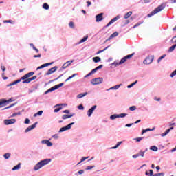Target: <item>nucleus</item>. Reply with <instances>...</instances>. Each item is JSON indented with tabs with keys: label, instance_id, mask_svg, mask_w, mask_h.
<instances>
[{
	"label": "nucleus",
	"instance_id": "f257e3e1",
	"mask_svg": "<svg viewBox=\"0 0 176 176\" xmlns=\"http://www.w3.org/2000/svg\"><path fill=\"white\" fill-rule=\"evenodd\" d=\"M52 162V159L47 158L45 160H41L38 162L34 166V171H39L42 167H45V166H47L50 163Z\"/></svg>",
	"mask_w": 176,
	"mask_h": 176
},
{
	"label": "nucleus",
	"instance_id": "f03ea898",
	"mask_svg": "<svg viewBox=\"0 0 176 176\" xmlns=\"http://www.w3.org/2000/svg\"><path fill=\"white\" fill-rule=\"evenodd\" d=\"M35 74V72H30L26 74H25L24 76H23L21 79H19L17 80L14 81L13 82H11L12 86H14V85H17V83H20V82H21V80H24V79H27V78H31V76H32L33 75Z\"/></svg>",
	"mask_w": 176,
	"mask_h": 176
},
{
	"label": "nucleus",
	"instance_id": "7ed1b4c3",
	"mask_svg": "<svg viewBox=\"0 0 176 176\" xmlns=\"http://www.w3.org/2000/svg\"><path fill=\"white\" fill-rule=\"evenodd\" d=\"M164 8H165V6L163 4H162L161 6H160L157 8H155L150 14H148V17H152V16H155V14H157V13H159V12H162V10H163V9H164Z\"/></svg>",
	"mask_w": 176,
	"mask_h": 176
},
{
	"label": "nucleus",
	"instance_id": "20e7f679",
	"mask_svg": "<svg viewBox=\"0 0 176 176\" xmlns=\"http://www.w3.org/2000/svg\"><path fill=\"white\" fill-rule=\"evenodd\" d=\"M102 82H104V78L101 77L95 78L91 80V85H94V86L101 85Z\"/></svg>",
	"mask_w": 176,
	"mask_h": 176
},
{
	"label": "nucleus",
	"instance_id": "39448f33",
	"mask_svg": "<svg viewBox=\"0 0 176 176\" xmlns=\"http://www.w3.org/2000/svg\"><path fill=\"white\" fill-rule=\"evenodd\" d=\"M62 86H64V83L61 82L58 85H56L51 88H50L48 90H47L45 92V94H47V93H52V91H54V90H57V89H60V87H62Z\"/></svg>",
	"mask_w": 176,
	"mask_h": 176
},
{
	"label": "nucleus",
	"instance_id": "423d86ee",
	"mask_svg": "<svg viewBox=\"0 0 176 176\" xmlns=\"http://www.w3.org/2000/svg\"><path fill=\"white\" fill-rule=\"evenodd\" d=\"M154 58L155 56H148L144 60L143 64H144L145 65H149V64H152V63H153Z\"/></svg>",
	"mask_w": 176,
	"mask_h": 176
},
{
	"label": "nucleus",
	"instance_id": "0eeeda50",
	"mask_svg": "<svg viewBox=\"0 0 176 176\" xmlns=\"http://www.w3.org/2000/svg\"><path fill=\"white\" fill-rule=\"evenodd\" d=\"M74 124H75V122H72L69 124L67 126L60 128V129L58 131V133H64V131H67V130H71Z\"/></svg>",
	"mask_w": 176,
	"mask_h": 176
},
{
	"label": "nucleus",
	"instance_id": "6e6552de",
	"mask_svg": "<svg viewBox=\"0 0 176 176\" xmlns=\"http://www.w3.org/2000/svg\"><path fill=\"white\" fill-rule=\"evenodd\" d=\"M96 108H97V105H94L91 109L88 110L87 113L88 118L91 117V115H93V112L96 111Z\"/></svg>",
	"mask_w": 176,
	"mask_h": 176
},
{
	"label": "nucleus",
	"instance_id": "1a4fd4ad",
	"mask_svg": "<svg viewBox=\"0 0 176 176\" xmlns=\"http://www.w3.org/2000/svg\"><path fill=\"white\" fill-rule=\"evenodd\" d=\"M41 142L42 145H47V146H48L49 148H50V146H53V143H52V142H50V140H41Z\"/></svg>",
	"mask_w": 176,
	"mask_h": 176
},
{
	"label": "nucleus",
	"instance_id": "9d476101",
	"mask_svg": "<svg viewBox=\"0 0 176 176\" xmlns=\"http://www.w3.org/2000/svg\"><path fill=\"white\" fill-rule=\"evenodd\" d=\"M16 119H10V120H5L4 124L6 126H9V124H14V122H16Z\"/></svg>",
	"mask_w": 176,
	"mask_h": 176
},
{
	"label": "nucleus",
	"instance_id": "9b49d317",
	"mask_svg": "<svg viewBox=\"0 0 176 176\" xmlns=\"http://www.w3.org/2000/svg\"><path fill=\"white\" fill-rule=\"evenodd\" d=\"M57 66H55L51 69H50L45 74V75H52V74H54L55 72L57 71Z\"/></svg>",
	"mask_w": 176,
	"mask_h": 176
},
{
	"label": "nucleus",
	"instance_id": "f8f14e48",
	"mask_svg": "<svg viewBox=\"0 0 176 176\" xmlns=\"http://www.w3.org/2000/svg\"><path fill=\"white\" fill-rule=\"evenodd\" d=\"M36 124H38V122H35L34 124L30 126L25 130V133H29V131H31V130H34L35 127H36Z\"/></svg>",
	"mask_w": 176,
	"mask_h": 176
},
{
	"label": "nucleus",
	"instance_id": "ddd939ff",
	"mask_svg": "<svg viewBox=\"0 0 176 176\" xmlns=\"http://www.w3.org/2000/svg\"><path fill=\"white\" fill-rule=\"evenodd\" d=\"M120 19V16L118 15L117 16H116L109 22V23L107 25V27H109V25H111V24H113L115 21H118V20Z\"/></svg>",
	"mask_w": 176,
	"mask_h": 176
},
{
	"label": "nucleus",
	"instance_id": "4468645a",
	"mask_svg": "<svg viewBox=\"0 0 176 176\" xmlns=\"http://www.w3.org/2000/svg\"><path fill=\"white\" fill-rule=\"evenodd\" d=\"M122 84H119L117 85H115L113 87H110L109 89H107V91H109V90H118V89H119V87H120V86H122Z\"/></svg>",
	"mask_w": 176,
	"mask_h": 176
},
{
	"label": "nucleus",
	"instance_id": "2eb2a0df",
	"mask_svg": "<svg viewBox=\"0 0 176 176\" xmlns=\"http://www.w3.org/2000/svg\"><path fill=\"white\" fill-rule=\"evenodd\" d=\"M53 63H54L53 62L50 63H45V64L42 65L41 66L38 67L36 70L38 71V69H42V68H45L46 67H49V65H52V64H53Z\"/></svg>",
	"mask_w": 176,
	"mask_h": 176
},
{
	"label": "nucleus",
	"instance_id": "dca6fc26",
	"mask_svg": "<svg viewBox=\"0 0 176 176\" xmlns=\"http://www.w3.org/2000/svg\"><path fill=\"white\" fill-rule=\"evenodd\" d=\"M102 14H104L100 13V14H99L96 16V22L97 23L100 22V21H102V20L103 19Z\"/></svg>",
	"mask_w": 176,
	"mask_h": 176
},
{
	"label": "nucleus",
	"instance_id": "f3484780",
	"mask_svg": "<svg viewBox=\"0 0 176 176\" xmlns=\"http://www.w3.org/2000/svg\"><path fill=\"white\" fill-rule=\"evenodd\" d=\"M72 116H75V113L70 114L69 116H68V115H63L62 116V119H63V120L69 119V118H72Z\"/></svg>",
	"mask_w": 176,
	"mask_h": 176
},
{
	"label": "nucleus",
	"instance_id": "a211bd4d",
	"mask_svg": "<svg viewBox=\"0 0 176 176\" xmlns=\"http://www.w3.org/2000/svg\"><path fill=\"white\" fill-rule=\"evenodd\" d=\"M155 127H153L152 129L148 128L146 129H143L142 134H145V133H148V131H155Z\"/></svg>",
	"mask_w": 176,
	"mask_h": 176
},
{
	"label": "nucleus",
	"instance_id": "6ab92c4d",
	"mask_svg": "<svg viewBox=\"0 0 176 176\" xmlns=\"http://www.w3.org/2000/svg\"><path fill=\"white\" fill-rule=\"evenodd\" d=\"M12 101H13V100H12V98H10L8 100L3 99V100H0V102H2V107H3V104H6V102H12Z\"/></svg>",
	"mask_w": 176,
	"mask_h": 176
},
{
	"label": "nucleus",
	"instance_id": "aec40b11",
	"mask_svg": "<svg viewBox=\"0 0 176 176\" xmlns=\"http://www.w3.org/2000/svg\"><path fill=\"white\" fill-rule=\"evenodd\" d=\"M131 14H133V12L129 11V12L126 13L124 16V19H125L126 20H127V19H129V17H130V16H131Z\"/></svg>",
	"mask_w": 176,
	"mask_h": 176
},
{
	"label": "nucleus",
	"instance_id": "412c9836",
	"mask_svg": "<svg viewBox=\"0 0 176 176\" xmlns=\"http://www.w3.org/2000/svg\"><path fill=\"white\" fill-rule=\"evenodd\" d=\"M87 92H85L84 94L81 93L77 96V98H83V97H85V96H87Z\"/></svg>",
	"mask_w": 176,
	"mask_h": 176
},
{
	"label": "nucleus",
	"instance_id": "4be33fe9",
	"mask_svg": "<svg viewBox=\"0 0 176 176\" xmlns=\"http://www.w3.org/2000/svg\"><path fill=\"white\" fill-rule=\"evenodd\" d=\"M21 166V163L18 164V165H16L12 168V171H16L17 170H20Z\"/></svg>",
	"mask_w": 176,
	"mask_h": 176
},
{
	"label": "nucleus",
	"instance_id": "5701e85b",
	"mask_svg": "<svg viewBox=\"0 0 176 176\" xmlns=\"http://www.w3.org/2000/svg\"><path fill=\"white\" fill-rule=\"evenodd\" d=\"M122 144H123V142H118L117 144L115 146L111 147V149H118V148H119Z\"/></svg>",
	"mask_w": 176,
	"mask_h": 176
},
{
	"label": "nucleus",
	"instance_id": "b1692460",
	"mask_svg": "<svg viewBox=\"0 0 176 176\" xmlns=\"http://www.w3.org/2000/svg\"><path fill=\"white\" fill-rule=\"evenodd\" d=\"M118 118H119L118 114H113V115L110 116V119L111 120H115V119H118Z\"/></svg>",
	"mask_w": 176,
	"mask_h": 176
},
{
	"label": "nucleus",
	"instance_id": "393cba45",
	"mask_svg": "<svg viewBox=\"0 0 176 176\" xmlns=\"http://www.w3.org/2000/svg\"><path fill=\"white\" fill-rule=\"evenodd\" d=\"M150 150L153 151V152H157V151L159 150V148L156 146H151L150 147Z\"/></svg>",
	"mask_w": 176,
	"mask_h": 176
},
{
	"label": "nucleus",
	"instance_id": "a878e982",
	"mask_svg": "<svg viewBox=\"0 0 176 176\" xmlns=\"http://www.w3.org/2000/svg\"><path fill=\"white\" fill-rule=\"evenodd\" d=\"M93 60L95 63H100V61H101V58L99 56H96L93 58Z\"/></svg>",
	"mask_w": 176,
	"mask_h": 176
},
{
	"label": "nucleus",
	"instance_id": "bb28decb",
	"mask_svg": "<svg viewBox=\"0 0 176 176\" xmlns=\"http://www.w3.org/2000/svg\"><path fill=\"white\" fill-rule=\"evenodd\" d=\"M176 47V44L174 45H172L169 49H168V52L171 53L172 52H174Z\"/></svg>",
	"mask_w": 176,
	"mask_h": 176
},
{
	"label": "nucleus",
	"instance_id": "cd10ccee",
	"mask_svg": "<svg viewBox=\"0 0 176 176\" xmlns=\"http://www.w3.org/2000/svg\"><path fill=\"white\" fill-rule=\"evenodd\" d=\"M42 113H43V111H39L36 113L34 115V118H36V116H42Z\"/></svg>",
	"mask_w": 176,
	"mask_h": 176
},
{
	"label": "nucleus",
	"instance_id": "c85d7f7f",
	"mask_svg": "<svg viewBox=\"0 0 176 176\" xmlns=\"http://www.w3.org/2000/svg\"><path fill=\"white\" fill-rule=\"evenodd\" d=\"M127 61V59L126 58V57L124 56V58H122L120 61L119 62V64L122 65V64H124V63H126Z\"/></svg>",
	"mask_w": 176,
	"mask_h": 176
},
{
	"label": "nucleus",
	"instance_id": "c756f323",
	"mask_svg": "<svg viewBox=\"0 0 176 176\" xmlns=\"http://www.w3.org/2000/svg\"><path fill=\"white\" fill-rule=\"evenodd\" d=\"M138 82V80L135 81L134 82L131 83V85L127 86L128 89H131V87H133V86H134L135 85H137V83Z\"/></svg>",
	"mask_w": 176,
	"mask_h": 176
},
{
	"label": "nucleus",
	"instance_id": "7c9ffc66",
	"mask_svg": "<svg viewBox=\"0 0 176 176\" xmlns=\"http://www.w3.org/2000/svg\"><path fill=\"white\" fill-rule=\"evenodd\" d=\"M69 27L70 28H72L73 30H74V28H75V23L73 21L69 22Z\"/></svg>",
	"mask_w": 176,
	"mask_h": 176
},
{
	"label": "nucleus",
	"instance_id": "2f4dec72",
	"mask_svg": "<svg viewBox=\"0 0 176 176\" xmlns=\"http://www.w3.org/2000/svg\"><path fill=\"white\" fill-rule=\"evenodd\" d=\"M118 35H119V33H118V32H115L114 33H113V34L110 36V38H116V36H118Z\"/></svg>",
	"mask_w": 176,
	"mask_h": 176
},
{
	"label": "nucleus",
	"instance_id": "473e14b6",
	"mask_svg": "<svg viewBox=\"0 0 176 176\" xmlns=\"http://www.w3.org/2000/svg\"><path fill=\"white\" fill-rule=\"evenodd\" d=\"M11 156V154L9 153H7L6 154L3 155V157L6 160L10 159Z\"/></svg>",
	"mask_w": 176,
	"mask_h": 176
},
{
	"label": "nucleus",
	"instance_id": "72a5a7b5",
	"mask_svg": "<svg viewBox=\"0 0 176 176\" xmlns=\"http://www.w3.org/2000/svg\"><path fill=\"white\" fill-rule=\"evenodd\" d=\"M168 133H170V129H167L164 133H162L161 137H166Z\"/></svg>",
	"mask_w": 176,
	"mask_h": 176
},
{
	"label": "nucleus",
	"instance_id": "f704fd0d",
	"mask_svg": "<svg viewBox=\"0 0 176 176\" xmlns=\"http://www.w3.org/2000/svg\"><path fill=\"white\" fill-rule=\"evenodd\" d=\"M30 82H31V80L29 77V78L24 79V80L22 82V83H30Z\"/></svg>",
	"mask_w": 176,
	"mask_h": 176
},
{
	"label": "nucleus",
	"instance_id": "c9c22d12",
	"mask_svg": "<svg viewBox=\"0 0 176 176\" xmlns=\"http://www.w3.org/2000/svg\"><path fill=\"white\" fill-rule=\"evenodd\" d=\"M43 9H45V10H49V4L45 3L43 5Z\"/></svg>",
	"mask_w": 176,
	"mask_h": 176
},
{
	"label": "nucleus",
	"instance_id": "e433bc0d",
	"mask_svg": "<svg viewBox=\"0 0 176 176\" xmlns=\"http://www.w3.org/2000/svg\"><path fill=\"white\" fill-rule=\"evenodd\" d=\"M89 38V36H87L85 37H83L80 41V43H83V42H86L87 39Z\"/></svg>",
	"mask_w": 176,
	"mask_h": 176
},
{
	"label": "nucleus",
	"instance_id": "4c0bfd02",
	"mask_svg": "<svg viewBox=\"0 0 176 176\" xmlns=\"http://www.w3.org/2000/svg\"><path fill=\"white\" fill-rule=\"evenodd\" d=\"M87 159H89V157H84L81 159V161L80 162H78L77 164L78 166H79V164H80V163H82V162H85V160H87Z\"/></svg>",
	"mask_w": 176,
	"mask_h": 176
},
{
	"label": "nucleus",
	"instance_id": "58836bf2",
	"mask_svg": "<svg viewBox=\"0 0 176 176\" xmlns=\"http://www.w3.org/2000/svg\"><path fill=\"white\" fill-rule=\"evenodd\" d=\"M139 156H141V157H144L145 156V151H140L138 153Z\"/></svg>",
	"mask_w": 176,
	"mask_h": 176
},
{
	"label": "nucleus",
	"instance_id": "ea45409f",
	"mask_svg": "<svg viewBox=\"0 0 176 176\" xmlns=\"http://www.w3.org/2000/svg\"><path fill=\"white\" fill-rule=\"evenodd\" d=\"M84 173H85V170H80L78 171V173H75V175L76 176H78L79 175H80L83 174Z\"/></svg>",
	"mask_w": 176,
	"mask_h": 176
},
{
	"label": "nucleus",
	"instance_id": "a19ab883",
	"mask_svg": "<svg viewBox=\"0 0 176 176\" xmlns=\"http://www.w3.org/2000/svg\"><path fill=\"white\" fill-rule=\"evenodd\" d=\"M166 54H164V55H162V56H161L159 58H158V60H157V63H160L161 61H162V60H163V58H164V57H166Z\"/></svg>",
	"mask_w": 176,
	"mask_h": 176
},
{
	"label": "nucleus",
	"instance_id": "79ce46f5",
	"mask_svg": "<svg viewBox=\"0 0 176 176\" xmlns=\"http://www.w3.org/2000/svg\"><path fill=\"white\" fill-rule=\"evenodd\" d=\"M96 166H88L86 167L85 170H93Z\"/></svg>",
	"mask_w": 176,
	"mask_h": 176
},
{
	"label": "nucleus",
	"instance_id": "37998d69",
	"mask_svg": "<svg viewBox=\"0 0 176 176\" xmlns=\"http://www.w3.org/2000/svg\"><path fill=\"white\" fill-rule=\"evenodd\" d=\"M109 47V46L106 47L104 49L102 50H99L97 52V54H100V53H102V52H105V50H107V49H108Z\"/></svg>",
	"mask_w": 176,
	"mask_h": 176
},
{
	"label": "nucleus",
	"instance_id": "c03bdc74",
	"mask_svg": "<svg viewBox=\"0 0 176 176\" xmlns=\"http://www.w3.org/2000/svg\"><path fill=\"white\" fill-rule=\"evenodd\" d=\"M126 116H127V113L118 114V118H126Z\"/></svg>",
	"mask_w": 176,
	"mask_h": 176
},
{
	"label": "nucleus",
	"instance_id": "a18cd8bd",
	"mask_svg": "<svg viewBox=\"0 0 176 176\" xmlns=\"http://www.w3.org/2000/svg\"><path fill=\"white\" fill-rule=\"evenodd\" d=\"M133 56H134V53L126 56H125V58H126V60H129V58H131V57H133Z\"/></svg>",
	"mask_w": 176,
	"mask_h": 176
},
{
	"label": "nucleus",
	"instance_id": "49530a36",
	"mask_svg": "<svg viewBox=\"0 0 176 176\" xmlns=\"http://www.w3.org/2000/svg\"><path fill=\"white\" fill-rule=\"evenodd\" d=\"M142 23H144V22H138V23H136V24L133 27V28H137V27H140V25L141 24H142Z\"/></svg>",
	"mask_w": 176,
	"mask_h": 176
},
{
	"label": "nucleus",
	"instance_id": "de8ad7c7",
	"mask_svg": "<svg viewBox=\"0 0 176 176\" xmlns=\"http://www.w3.org/2000/svg\"><path fill=\"white\" fill-rule=\"evenodd\" d=\"M153 176H164V173H155Z\"/></svg>",
	"mask_w": 176,
	"mask_h": 176
},
{
	"label": "nucleus",
	"instance_id": "09e8293b",
	"mask_svg": "<svg viewBox=\"0 0 176 176\" xmlns=\"http://www.w3.org/2000/svg\"><path fill=\"white\" fill-rule=\"evenodd\" d=\"M61 109H63V107L56 108L54 109V112H55V113L60 112V111H61Z\"/></svg>",
	"mask_w": 176,
	"mask_h": 176
},
{
	"label": "nucleus",
	"instance_id": "8fccbe9b",
	"mask_svg": "<svg viewBox=\"0 0 176 176\" xmlns=\"http://www.w3.org/2000/svg\"><path fill=\"white\" fill-rule=\"evenodd\" d=\"M176 75V69L170 74V78H174Z\"/></svg>",
	"mask_w": 176,
	"mask_h": 176
},
{
	"label": "nucleus",
	"instance_id": "3c124183",
	"mask_svg": "<svg viewBox=\"0 0 176 176\" xmlns=\"http://www.w3.org/2000/svg\"><path fill=\"white\" fill-rule=\"evenodd\" d=\"M135 109H137V107L135 106H131L129 107V110L131 111H135Z\"/></svg>",
	"mask_w": 176,
	"mask_h": 176
},
{
	"label": "nucleus",
	"instance_id": "603ef678",
	"mask_svg": "<svg viewBox=\"0 0 176 176\" xmlns=\"http://www.w3.org/2000/svg\"><path fill=\"white\" fill-rule=\"evenodd\" d=\"M73 62H74V60H69V61L66 62V64L67 65V67H69V65H71V64H72Z\"/></svg>",
	"mask_w": 176,
	"mask_h": 176
},
{
	"label": "nucleus",
	"instance_id": "864d4df0",
	"mask_svg": "<svg viewBox=\"0 0 176 176\" xmlns=\"http://www.w3.org/2000/svg\"><path fill=\"white\" fill-rule=\"evenodd\" d=\"M52 138H54V140H58L59 136L58 134H54L52 135Z\"/></svg>",
	"mask_w": 176,
	"mask_h": 176
},
{
	"label": "nucleus",
	"instance_id": "5fc2aeb1",
	"mask_svg": "<svg viewBox=\"0 0 176 176\" xmlns=\"http://www.w3.org/2000/svg\"><path fill=\"white\" fill-rule=\"evenodd\" d=\"M65 68H68V65H67L66 63H65L62 66L63 69H65Z\"/></svg>",
	"mask_w": 176,
	"mask_h": 176
},
{
	"label": "nucleus",
	"instance_id": "6e6d98bb",
	"mask_svg": "<svg viewBox=\"0 0 176 176\" xmlns=\"http://www.w3.org/2000/svg\"><path fill=\"white\" fill-rule=\"evenodd\" d=\"M20 115H21V113L20 112H19V113H13V114L12 115V118H14V116H20Z\"/></svg>",
	"mask_w": 176,
	"mask_h": 176
},
{
	"label": "nucleus",
	"instance_id": "4d7b16f0",
	"mask_svg": "<svg viewBox=\"0 0 176 176\" xmlns=\"http://www.w3.org/2000/svg\"><path fill=\"white\" fill-rule=\"evenodd\" d=\"M78 109H80V111H82V110L85 109V107H83V105L80 104V105L78 107Z\"/></svg>",
	"mask_w": 176,
	"mask_h": 176
},
{
	"label": "nucleus",
	"instance_id": "13d9d810",
	"mask_svg": "<svg viewBox=\"0 0 176 176\" xmlns=\"http://www.w3.org/2000/svg\"><path fill=\"white\" fill-rule=\"evenodd\" d=\"M172 43H176V36L171 39Z\"/></svg>",
	"mask_w": 176,
	"mask_h": 176
},
{
	"label": "nucleus",
	"instance_id": "bf43d9fd",
	"mask_svg": "<svg viewBox=\"0 0 176 176\" xmlns=\"http://www.w3.org/2000/svg\"><path fill=\"white\" fill-rule=\"evenodd\" d=\"M111 65H115V67H118V65H120V64H119V63L116 61V62L111 63Z\"/></svg>",
	"mask_w": 176,
	"mask_h": 176
},
{
	"label": "nucleus",
	"instance_id": "052dcab7",
	"mask_svg": "<svg viewBox=\"0 0 176 176\" xmlns=\"http://www.w3.org/2000/svg\"><path fill=\"white\" fill-rule=\"evenodd\" d=\"M25 124H30V119L26 118L24 122Z\"/></svg>",
	"mask_w": 176,
	"mask_h": 176
},
{
	"label": "nucleus",
	"instance_id": "680f3d73",
	"mask_svg": "<svg viewBox=\"0 0 176 176\" xmlns=\"http://www.w3.org/2000/svg\"><path fill=\"white\" fill-rule=\"evenodd\" d=\"M96 69L95 68V69H92L91 71V72H89V74H91V75H93V74H96Z\"/></svg>",
	"mask_w": 176,
	"mask_h": 176
},
{
	"label": "nucleus",
	"instance_id": "e2e57ef3",
	"mask_svg": "<svg viewBox=\"0 0 176 176\" xmlns=\"http://www.w3.org/2000/svg\"><path fill=\"white\" fill-rule=\"evenodd\" d=\"M3 23H10L11 24L14 23V22L12 20H6V21H4Z\"/></svg>",
	"mask_w": 176,
	"mask_h": 176
},
{
	"label": "nucleus",
	"instance_id": "0e129e2a",
	"mask_svg": "<svg viewBox=\"0 0 176 176\" xmlns=\"http://www.w3.org/2000/svg\"><path fill=\"white\" fill-rule=\"evenodd\" d=\"M102 67H104L102 65H100L98 67H96V70L98 71V69H101V68H102Z\"/></svg>",
	"mask_w": 176,
	"mask_h": 176
},
{
	"label": "nucleus",
	"instance_id": "69168bd1",
	"mask_svg": "<svg viewBox=\"0 0 176 176\" xmlns=\"http://www.w3.org/2000/svg\"><path fill=\"white\" fill-rule=\"evenodd\" d=\"M30 82H32V80H35V79H36V76L31 77V78H30Z\"/></svg>",
	"mask_w": 176,
	"mask_h": 176
},
{
	"label": "nucleus",
	"instance_id": "338daca9",
	"mask_svg": "<svg viewBox=\"0 0 176 176\" xmlns=\"http://www.w3.org/2000/svg\"><path fill=\"white\" fill-rule=\"evenodd\" d=\"M154 100H155V101H158V102H160V101H161V98H157V97H155L154 98Z\"/></svg>",
	"mask_w": 176,
	"mask_h": 176
},
{
	"label": "nucleus",
	"instance_id": "774afa93",
	"mask_svg": "<svg viewBox=\"0 0 176 176\" xmlns=\"http://www.w3.org/2000/svg\"><path fill=\"white\" fill-rule=\"evenodd\" d=\"M133 124H134L133 123H131V124H126L125 125V127H131L133 126Z\"/></svg>",
	"mask_w": 176,
	"mask_h": 176
}]
</instances>
